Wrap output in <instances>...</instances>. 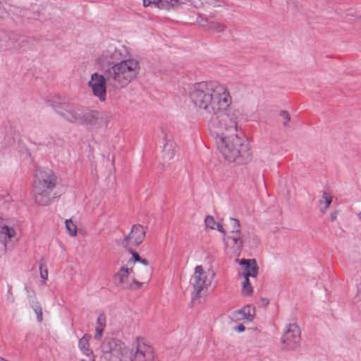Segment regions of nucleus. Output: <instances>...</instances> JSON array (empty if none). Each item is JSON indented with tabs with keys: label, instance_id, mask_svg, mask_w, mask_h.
Returning <instances> with one entry per match:
<instances>
[{
	"label": "nucleus",
	"instance_id": "72a5a7b5",
	"mask_svg": "<svg viewBox=\"0 0 361 361\" xmlns=\"http://www.w3.org/2000/svg\"><path fill=\"white\" fill-rule=\"evenodd\" d=\"M8 17V13L4 6H0V18L6 19Z\"/></svg>",
	"mask_w": 361,
	"mask_h": 361
},
{
	"label": "nucleus",
	"instance_id": "423d86ee",
	"mask_svg": "<svg viewBox=\"0 0 361 361\" xmlns=\"http://www.w3.org/2000/svg\"><path fill=\"white\" fill-rule=\"evenodd\" d=\"M214 276V274H212ZM212 277H209L207 273L201 265L195 268L192 276V292L191 293L192 300L195 301L201 297V293L207 290L212 284Z\"/></svg>",
	"mask_w": 361,
	"mask_h": 361
},
{
	"label": "nucleus",
	"instance_id": "9d476101",
	"mask_svg": "<svg viewBox=\"0 0 361 361\" xmlns=\"http://www.w3.org/2000/svg\"><path fill=\"white\" fill-rule=\"evenodd\" d=\"M121 61H124L122 59L121 51L112 45L103 50L96 59V63L101 66L106 65L111 66L120 63Z\"/></svg>",
	"mask_w": 361,
	"mask_h": 361
},
{
	"label": "nucleus",
	"instance_id": "a878e982",
	"mask_svg": "<svg viewBox=\"0 0 361 361\" xmlns=\"http://www.w3.org/2000/svg\"><path fill=\"white\" fill-rule=\"evenodd\" d=\"M65 224L68 233L71 236H75L77 235V227L74 222L71 219H67L65 221Z\"/></svg>",
	"mask_w": 361,
	"mask_h": 361
},
{
	"label": "nucleus",
	"instance_id": "ea45409f",
	"mask_svg": "<svg viewBox=\"0 0 361 361\" xmlns=\"http://www.w3.org/2000/svg\"><path fill=\"white\" fill-rule=\"evenodd\" d=\"M170 149V147L168 146L167 144H165L164 145V151H169Z\"/></svg>",
	"mask_w": 361,
	"mask_h": 361
},
{
	"label": "nucleus",
	"instance_id": "5701e85b",
	"mask_svg": "<svg viewBox=\"0 0 361 361\" xmlns=\"http://www.w3.org/2000/svg\"><path fill=\"white\" fill-rule=\"evenodd\" d=\"M180 4L179 0H159V8L161 9H169Z\"/></svg>",
	"mask_w": 361,
	"mask_h": 361
},
{
	"label": "nucleus",
	"instance_id": "f8f14e48",
	"mask_svg": "<svg viewBox=\"0 0 361 361\" xmlns=\"http://www.w3.org/2000/svg\"><path fill=\"white\" fill-rule=\"evenodd\" d=\"M116 286L123 289H136L135 284L133 282L130 267L123 266L114 275Z\"/></svg>",
	"mask_w": 361,
	"mask_h": 361
},
{
	"label": "nucleus",
	"instance_id": "4be33fe9",
	"mask_svg": "<svg viewBox=\"0 0 361 361\" xmlns=\"http://www.w3.org/2000/svg\"><path fill=\"white\" fill-rule=\"evenodd\" d=\"M228 228L230 230L231 234L240 233V223L238 220L234 218H230L227 224Z\"/></svg>",
	"mask_w": 361,
	"mask_h": 361
},
{
	"label": "nucleus",
	"instance_id": "a211bd4d",
	"mask_svg": "<svg viewBox=\"0 0 361 361\" xmlns=\"http://www.w3.org/2000/svg\"><path fill=\"white\" fill-rule=\"evenodd\" d=\"M228 242L226 243L231 245V249L234 253L239 255L242 250L243 240L241 237V233L231 234L227 238Z\"/></svg>",
	"mask_w": 361,
	"mask_h": 361
},
{
	"label": "nucleus",
	"instance_id": "f3484780",
	"mask_svg": "<svg viewBox=\"0 0 361 361\" xmlns=\"http://www.w3.org/2000/svg\"><path fill=\"white\" fill-rule=\"evenodd\" d=\"M16 235V231L13 227L6 225L0 226V243L6 247L9 240Z\"/></svg>",
	"mask_w": 361,
	"mask_h": 361
},
{
	"label": "nucleus",
	"instance_id": "393cba45",
	"mask_svg": "<svg viewBox=\"0 0 361 361\" xmlns=\"http://www.w3.org/2000/svg\"><path fill=\"white\" fill-rule=\"evenodd\" d=\"M132 254V257L128 259L127 262V266L130 267L133 264L141 263L142 260H147L146 259H142L140 257L139 254L134 251L133 249V252H130Z\"/></svg>",
	"mask_w": 361,
	"mask_h": 361
},
{
	"label": "nucleus",
	"instance_id": "1a4fd4ad",
	"mask_svg": "<svg viewBox=\"0 0 361 361\" xmlns=\"http://www.w3.org/2000/svg\"><path fill=\"white\" fill-rule=\"evenodd\" d=\"M145 238V230L139 224L133 226L130 233L124 237L121 241V245L129 252H133V247L138 246Z\"/></svg>",
	"mask_w": 361,
	"mask_h": 361
},
{
	"label": "nucleus",
	"instance_id": "79ce46f5",
	"mask_svg": "<svg viewBox=\"0 0 361 361\" xmlns=\"http://www.w3.org/2000/svg\"><path fill=\"white\" fill-rule=\"evenodd\" d=\"M0 361H7V360H4V358H2V357H0Z\"/></svg>",
	"mask_w": 361,
	"mask_h": 361
},
{
	"label": "nucleus",
	"instance_id": "20e7f679",
	"mask_svg": "<svg viewBox=\"0 0 361 361\" xmlns=\"http://www.w3.org/2000/svg\"><path fill=\"white\" fill-rule=\"evenodd\" d=\"M56 184L57 177L51 169L48 168L37 169L32 188L35 201L39 205L49 204Z\"/></svg>",
	"mask_w": 361,
	"mask_h": 361
},
{
	"label": "nucleus",
	"instance_id": "37998d69",
	"mask_svg": "<svg viewBox=\"0 0 361 361\" xmlns=\"http://www.w3.org/2000/svg\"><path fill=\"white\" fill-rule=\"evenodd\" d=\"M359 218H360V221H361V212H360V214H359Z\"/></svg>",
	"mask_w": 361,
	"mask_h": 361
},
{
	"label": "nucleus",
	"instance_id": "f03ea898",
	"mask_svg": "<svg viewBox=\"0 0 361 361\" xmlns=\"http://www.w3.org/2000/svg\"><path fill=\"white\" fill-rule=\"evenodd\" d=\"M238 110L228 111V116L209 130L216 137L217 148L224 157L229 162L243 164L250 161L251 152L238 135Z\"/></svg>",
	"mask_w": 361,
	"mask_h": 361
},
{
	"label": "nucleus",
	"instance_id": "9b49d317",
	"mask_svg": "<svg viewBox=\"0 0 361 361\" xmlns=\"http://www.w3.org/2000/svg\"><path fill=\"white\" fill-rule=\"evenodd\" d=\"M300 329L296 324H290L281 338V342L287 350H295L300 343Z\"/></svg>",
	"mask_w": 361,
	"mask_h": 361
},
{
	"label": "nucleus",
	"instance_id": "cd10ccee",
	"mask_svg": "<svg viewBox=\"0 0 361 361\" xmlns=\"http://www.w3.org/2000/svg\"><path fill=\"white\" fill-rule=\"evenodd\" d=\"M216 221L212 216L208 215L204 219V224L207 228L214 230L216 226Z\"/></svg>",
	"mask_w": 361,
	"mask_h": 361
},
{
	"label": "nucleus",
	"instance_id": "dca6fc26",
	"mask_svg": "<svg viewBox=\"0 0 361 361\" xmlns=\"http://www.w3.org/2000/svg\"><path fill=\"white\" fill-rule=\"evenodd\" d=\"M76 106H72L67 104H62L55 106V111L59 116L68 123H71L73 119L74 111Z\"/></svg>",
	"mask_w": 361,
	"mask_h": 361
},
{
	"label": "nucleus",
	"instance_id": "e433bc0d",
	"mask_svg": "<svg viewBox=\"0 0 361 361\" xmlns=\"http://www.w3.org/2000/svg\"><path fill=\"white\" fill-rule=\"evenodd\" d=\"M234 329H235V331H236L238 332H243L245 331V328L244 325L239 324L238 326L234 327Z\"/></svg>",
	"mask_w": 361,
	"mask_h": 361
},
{
	"label": "nucleus",
	"instance_id": "39448f33",
	"mask_svg": "<svg viewBox=\"0 0 361 361\" xmlns=\"http://www.w3.org/2000/svg\"><path fill=\"white\" fill-rule=\"evenodd\" d=\"M100 348L101 356L106 361H123L128 352L121 341L113 338H105Z\"/></svg>",
	"mask_w": 361,
	"mask_h": 361
},
{
	"label": "nucleus",
	"instance_id": "bb28decb",
	"mask_svg": "<svg viewBox=\"0 0 361 361\" xmlns=\"http://www.w3.org/2000/svg\"><path fill=\"white\" fill-rule=\"evenodd\" d=\"M82 107L76 106L74 111L73 119H72L71 123L79 124L80 116L82 114Z\"/></svg>",
	"mask_w": 361,
	"mask_h": 361
},
{
	"label": "nucleus",
	"instance_id": "aec40b11",
	"mask_svg": "<svg viewBox=\"0 0 361 361\" xmlns=\"http://www.w3.org/2000/svg\"><path fill=\"white\" fill-rule=\"evenodd\" d=\"M332 202V196L326 190L323 192L322 199L319 200V210L322 214H325Z\"/></svg>",
	"mask_w": 361,
	"mask_h": 361
},
{
	"label": "nucleus",
	"instance_id": "58836bf2",
	"mask_svg": "<svg viewBox=\"0 0 361 361\" xmlns=\"http://www.w3.org/2000/svg\"><path fill=\"white\" fill-rule=\"evenodd\" d=\"M80 361H94V357H90L87 360L82 359V360H81Z\"/></svg>",
	"mask_w": 361,
	"mask_h": 361
},
{
	"label": "nucleus",
	"instance_id": "2eb2a0df",
	"mask_svg": "<svg viewBox=\"0 0 361 361\" xmlns=\"http://www.w3.org/2000/svg\"><path fill=\"white\" fill-rule=\"evenodd\" d=\"M236 261L243 267V276L256 277L258 272V267L256 260L252 259H236Z\"/></svg>",
	"mask_w": 361,
	"mask_h": 361
},
{
	"label": "nucleus",
	"instance_id": "7c9ffc66",
	"mask_svg": "<svg viewBox=\"0 0 361 361\" xmlns=\"http://www.w3.org/2000/svg\"><path fill=\"white\" fill-rule=\"evenodd\" d=\"M106 326V317L104 314H100L97 317L96 327L104 329Z\"/></svg>",
	"mask_w": 361,
	"mask_h": 361
},
{
	"label": "nucleus",
	"instance_id": "f704fd0d",
	"mask_svg": "<svg viewBox=\"0 0 361 361\" xmlns=\"http://www.w3.org/2000/svg\"><path fill=\"white\" fill-rule=\"evenodd\" d=\"M103 331H104V329H102V328L95 327L96 333H95V335H94V338L95 339H100L102 336Z\"/></svg>",
	"mask_w": 361,
	"mask_h": 361
},
{
	"label": "nucleus",
	"instance_id": "7ed1b4c3",
	"mask_svg": "<svg viewBox=\"0 0 361 361\" xmlns=\"http://www.w3.org/2000/svg\"><path fill=\"white\" fill-rule=\"evenodd\" d=\"M140 69V63L137 60L128 59L109 66L104 70L103 73H92L87 85L93 95L99 102H104L106 99L107 87L113 90L125 88L137 77Z\"/></svg>",
	"mask_w": 361,
	"mask_h": 361
},
{
	"label": "nucleus",
	"instance_id": "c9c22d12",
	"mask_svg": "<svg viewBox=\"0 0 361 361\" xmlns=\"http://www.w3.org/2000/svg\"><path fill=\"white\" fill-rule=\"evenodd\" d=\"M214 230H217L219 231V232H221V233H223L224 235H225V230L223 227V226L221 224H220L219 223H216V226H215V229Z\"/></svg>",
	"mask_w": 361,
	"mask_h": 361
},
{
	"label": "nucleus",
	"instance_id": "2f4dec72",
	"mask_svg": "<svg viewBox=\"0 0 361 361\" xmlns=\"http://www.w3.org/2000/svg\"><path fill=\"white\" fill-rule=\"evenodd\" d=\"M280 116L283 119V125L284 126H288V122L290 120V116L289 114L286 111H281L279 114Z\"/></svg>",
	"mask_w": 361,
	"mask_h": 361
},
{
	"label": "nucleus",
	"instance_id": "412c9836",
	"mask_svg": "<svg viewBox=\"0 0 361 361\" xmlns=\"http://www.w3.org/2000/svg\"><path fill=\"white\" fill-rule=\"evenodd\" d=\"M90 336L87 335H85L78 343L79 348L80 350L89 358L90 357H93V353L89 347V340Z\"/></svg>",
	"mask_w": 361,
	"mask_h": 361
},
{
	"label": "nucleus",
	"instance_id": "0eeeda50",
	"mask_svg": "<svg viewBox=\"0 0 361 361\" xmlns=\"http://www.w3.org/2000/svg\"><path fill=\"white\" fill-rule=\"evenodd\" d=\"M130 361H154L152 348L137 337L134 339L129 353Z\"/></svg>",
	"mask_w": 361,
	"mask_h": 361
},
{
	"label": "nucleus",
	"instance_id": "6ab92c4d",
	"mask_svg": "<svg viewBox=\"0 0 361 361\" xmlns=\"http://www.w3.org/2000/svg\"><path fill=\"white\" fill-rule=\"evenodd\" d=\"M197 22L200 26L205 27L210 32H223L226 29L224 25L216 22H209L205 19H200Z\"/></svg>",
	"mask_w": 361,
	"mask_h": 361
},
{
	"label": "nucleus",
	"instance_id": "6e6552de",
	"mask_svg": "<svg viewBox=\"0 0 361 361\" xmlns=\"http://www.w3.org/2000/svg\"><path fill=\"white\" fill-rule=\"evenodd\" d=\"M133 282L137 288L149 280L152 272V267L149 265L147 260H142L141 263L135 264L130 267Z\"/></svg>",
	"mask_w": 361,
	"mask_h": 361
},
{
	"label": "nucleus",
	"instance_id": "ddd939ff",
	"mask_svg": "<svg viewBox=\"0 0 361 361\" xmlns=\"http://www.w3.org/2000/svg\"><path fill=\"white\" fill-rule=\"evenodd\" d=\"M101 119V113L99 111L82 107L79 125L92 129L99 124Z\"/></svg>",
	"mask_w": 361,
	"mask_h": 361
},
{
	"label": "nucleus",
	"instance_id": "4c0bfd02",
	"mask_svg": "<svg viewBox=\"0 0 361 361\" xmlns=\"http://www.w3.org/2000/svg\"><path fill=\"white\" fill-rule=\"evenodd\" d=\"M337 214H338L337 211H334V212H332V213L331 214V220L332 221H334L336 219V218H337Z\"/></svg>",
	"mask_w": 361,
	"mask_h": 361
},
{
	"label": "nucleus",
	"instance_id": "c85d7f7f",
	"mask_svg": "<svg viewBox=\"0 0 361 361\" xmlns=\"http://www.w3.org/2000/svg\"><path fill=\"white\" fill-rule=\"evenodd\" d=\"M39 271H40V276L43 279V281L42 282L41 285L44 286L45 285V281L48 278V269H47V267L45 265L42 264L39 266Z\"/></svg>",
	"mask_w": 361,
	"mask_h": 361
},
{
	"label": "nucleus",
	"instance_id": "4468645a",
	"mask_svg": "<svg viewBox=\"0 0 361 361\" xmlns=\"http://www.w3.org/2000/svg\"><path fill=\"white\" fill-rule=\"evenodd\" d=\"M255 317V308L250 305H245L242 309L233 311L230 317L231 320L237 322L240 320H247L252 322Z\"/></svg>",
	"mask_w": 361,
	"mask_h": 361
},
{
	"label": "nucleus",
	"instance_id": "c756f323",
	"mask_svg": "<svg viewBox=\"0 0 361 361\" xmlns=\"http://www.w3.org/2000/svg\"><path fill=\"white\" fill-rule=\"evenodd\" d=\"M32 307H33V309L35 310V312L37 314L38 322H41L42 321V319H43L42 307L38 304V302H36L34 305H32Z\"/></svg>",
	"mask_w": 361,
	"mask_h": 361
},
{
	"label": "nucleus",
	"instance_id": "473e14b6",
	"mask_svg": "<svg viewBox=\"0 0 361 361\" xmlns=\"http://www.w3.org/2000/svg\"><path fill=\"white\" fill-rule=\"evenodd\" d=\"M159 0H143V5L145 7L147 6H154L159 8Z\"/></svg>",
	"mask_w": 361,
	"mask_h": 361
},
{
	"label": "nucleus",
	"instance_id": "f257e3e1",
	"mask_svg": "<svg viewBox=\"0 0 361 361\" xmlns=\"http://www.w3.org/2000/svg\"><path fill=\"white\" fill-rule=\"evenodd\" d=\"M189 97L200 116L209 129L215 127L228 116L226 113L232 104V97L226 85L216 80L193 84Z\"/></svg>",
	"mask_w": 361,
	"mask_h": 361
},
{
	"label": "nucleus",
	"instance_id": "b1692460",
	"mask_svg": "<svg viewBox=\"0 0 361 361\" xmlns=\"http://www.w3.org/2000/svg\"><path fill=\"white\" fill-rule=\"evenodd\" d=\"M245 281L243 283L242 293L244 295H250L252 293L253 288L250 283L249 277L244 276Z\"/></svg>",
	"mask_w": 361,
	"mask_h": 361
},
{
	"label": "nucleus",
	"instance_id": "c03bdc74",
	"mask_svg": "<svg viewBox=\"0 0 361 361\" xmlns=\"http://www.w3.org/2000/svg\"><path fill=\"white\" fill-rule=\"evenodd\" d=\"M264 301L266 302L267 304L268 303V300L267 299H265Z\"/></svg>",
	"mask_w": 361,
	"mask_h": 361
},
{
	"label": "nucleus",
	"instance_id": "a19ab883",
	"mask_svg": "<svg viewBox=\"0 0 361 361\" xmlns=\"http://www.w3.org/2000/svg\"><path fill=\"white\" fill-rule=\"evenodd\" d=\"M22 42L25 44H27V42L26 40H23Z\"/></svg>",
	"mask_w": 361,
	"mask_h": 361
}]
</instances>
